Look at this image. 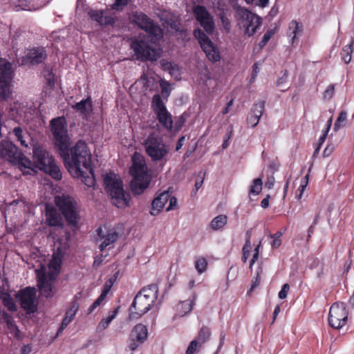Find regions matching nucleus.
Instances as JSON below:
<instances>
[{"mask_svg": "<svg viewBox=\"0 0 354 354\" xmlns=\"http://www.w3.org/2000/svg\"><path fill=\"white\" fill-rule=\"evenodd\" d=\"M59 153L73 177L80 178L88 187L95 185L91 153L85 141L80 140L72 147L68 143Z\"/></svg>", "mask_w": 354, "mask_h": 354, "instance_id": "obj_1", "label": "nucleus"}, {"mask_svg": "<svg viewBox=\"0 0 354 354\" xmlns=\"http://www.w3.org/2000/svg\"><path fill=\"white\" fill-rule=\"evenodd\" d=\"M194 17L205 32L201 28L194 29L193 35L198 40L202 50L207 59L212 62H217L221 59L218 49L210 40L208 35L213 34L215 29V24L211 13L205 6L202 5L194 6L192 8Z\"/></svg>", "mask_w": 354, "mask_h": 354, "instance_id": "obj_2", "label": "nucleus"}, {"mask_svg": "<svg viewBox=\"0 0 354 354\" xmlns=\"http://www.w3.org/2000/svg\"><path fill=\"white\" fill-rule=\"evenodd\" d=\"M158 295V287L151 283L142 288L136 295L129 308V319H138L154 306Z\"/></svg>", "mask_w": 354, "mask_h": 354, "instance_id": "obj_3", "label": "nucleus"}, {"mask_svg": "<svg viewBox=\"0 0 354 354\" xmlns=\"http://www.w3.org/2000/svg\"><path fill=\"white\" fill-rule=\"evenodd\" d=\"M132 162L129 172L133 176V180L130 187L135 195H139L148 187L151 176L148 174V167L142 156L136 153L132 157Z\"/></svg>", "mask_w": 354, "mask_h": 354, "instance_id": "obj_4", "label": "nucleus"}, {"mask_svg": "<svg viewBox=\"0 0 354 354\" xmlns=\"http://www.w3.org/2000/svg\"><path fill=\"white\" fill-rule=\"evenodd\" d=\"M103 180L104 189L113 205L121 209L129 206L130 195L124 192L122 181L119 176L109 172L104 176Z\"/></svg>", "mask_w": 354, "mask_h": 354, "instance_id": "obj_5", "label": "nucleus"}, {"mask_svg": "<svg viewBox=\"0 0 354 354\" xmlns=\"http://www.w3.org/2000/svg\"><path fill=\"white\" fill-rule=\"evenodd\" d=\"M147 155L152 162L165 165L169 153V147L165 142L162 137L155 131L151 132L143 141Z\"/></svg>", "mask_w": 354, "mask_h": 354, "instance_id": "obj_6", "label": "nucleus"}, {"mask_svg": "<svg viewBox=\"0 0 354 354\" xmlns=\"http://www.w3.org/2000/svg\"><path fill=\"white\" fill-rule=\"evenodd\" d=\"M32 159L35 167L48 174L56 180L62 179V174L59 167L55 163L53 156L42 147L39 145L34 146Z\"/></svg>", "mask_w": 354, "mask_h": 354, "instance_id": "obj_7", "label": "nucleus"}, {"mask_svg": "<svg viewBox=\"0 0 354 354\" xmlns=\"http://www.w3.org/2000/svg\"><path fill=\"white\" fill-rule=\"evenodd\" d=\"M55 203L64 216L68 225L77 227L78 225L79 214L77 205L74 198L69 196H57Z\"/></svg>", "mask_w": 354, "mask_h": 354, "instance_id": "obj_8", "label": "nucleus"}, {"mask_svg": "<svg viewBox=\"0 0 354 354\" xmlns=\"http://www.w3.org/2000/svg\"><path fill=\"white\" fill-rule=\"evenodd\" d=\"M50 127L54 138L55 147L59 152L70 143L68 134L67 122L64 116L53 118L50 121Z\"/></svg>", "mask_w": 354, "mask_h": 354, "instance_id": "obj_9", "label": "nucleus"}, {"mask_svg": "<svg viewBox=\"0 0 354 354\" xmlns=\"http://www.w3.org/2000/svg\"><path fill=\"white\" fill-rule=\"evenodd\" d=\"M235 10V16L245 28V34L252 36L261 26V19L245 8L237 6Z\"/></svg>", "mask_w": 354, "mask_h": 354, "instance_id": "obj_10", "label": "nucleus"}, {"mask_svg": "<svg viewBox=\"0 0 354 354\" xmlns=\"http://www.w3.org/2000/svg\"><path fill=\"white\" fill-rule=\"evenodd\" d=\"M151 107L160 125L169 131L173 129L174 121L171 114L168 111L165 102L160 94H156L151 99Z\"/></svg>", "mask_w": 354, "mask_h": 354, "instance_id": "obj_11", "label": "nucleus"}, {"mask_svg": "<svg viewBox=\"0 0 354 354\" xmlns=\"http://www.w3.org/2000/svg\"><path fill=\"white\" fill-rule=\"evenodd\" d=\"M348 315V313L345 303L340 301L333 303L328 313V324L335 329H340L346 325Z\"/></svg>", "mask_w": 354, "mask_h": 354, "instance_id": "obj_12", "label": "nucleus"}, {"mask_svg": "<svg viewBox=\"0 0 354 354\" xmlns=\"http://www.w3.org/2000/svg\"><path fill=\"white\" fill-rule=\"evenodd\" d=\"M12 64L6 59L0 58V97L3 100H7L12 93Z\"/></svg>", "mask_w": 354, "mask_h": 354, "instance_id": "obj_13", "label": "nucleus"}, {"mask_svg": "<svg viewBox=\"0 0 354 354\" xmlns=\"http://www.w3.org/2000/svg\"><path fill=\"white\" fill-rule=\"evenodd\" d=\"M16 299L27 314L33 313L37 310V306L35 304V291L33 288L27 287L20 290L16 295Z\"/></svg>", "mask_w": 354, "mask_h": 354, "instance_id": "obj_14", "label": "nucleus"}, {"mask_svg": "<svg viewBox=\"0 0 354 354\" xmlns=\"http://www.w3.org/2000/svg\"><path fill=\"white\" fill-rule=\"evenodd\" d=\"M136 24L148 34L158 37L162 35V29L153 21L143 12H136L133 15Z\"/></svg>", "mask_w": 354, "mask_h": 354, "instance_id": "obj_15", "label": "nucleus"}, {"mask_svg": "<svg viewBox=\"0 0 354 354\" xmlns=\"http://www.w3.org/2000/svg\"><path fill=\"white\" fill-rule=\"evenodd\" d=\"M136 59L140 61H154L156 59L155 50L145 41L136 39L131 43Z\"/></svg>", "mask_w": 354, "mask_h": 354, "instance_id": "obj_16", "label": "nucleus"}, {"mask_svg": "<svg viewBox=\"0 0 354 354\" xmlns=\"http://www.w3.org/2000/svg\"><path fill=\"white\" fill-rule=\"evenodd\" d=\"M21 151L11 141L3 140L0 142V158L10 163L17 160V157Z\"/></svg>", "mask_w": 354, "mask_h": 354, "instance_id": "obj_17", "label": "nucleus"}, {"mask_svg": "<svg viewBox=\"0 0 354 354\" xmlns=\"http://www.w3.org/2000/svg\"><path fill=\"white\" fill-rule=\"evenodd\" d=\"M46 50L44 47H37L28 50L27 53L23 57V64L35 66L38 65L46 59Z\"/></svg>", "mask_w": 354, "mask_h": 354, "instance_id": "obj_18", "label": "nucleus"}, {"mask_svg": "<svg viewBox=\"0 0 354 354\" xmlns=\"http://www.w3.org/2000/svg\"><path fill=\"white\" fill-rule=\"evenodd\" d=\"M98 236L101 239V243L99 245V249L101 252L109 248H113L114 243L119 238V234L114 230H109L105 235L102 234V230L98 228L97 230Z\"/></svg>", "mask_w": 354, "mask_h": 354, "instance_id": "obj_19", "label": "nucleus"}, {"mask_svg": "<svg viewBox=\"0 0 354 354\" xmlns=\"http://www.w3.org/2000/svg\"><path fill=\"white\" fill-rule=\"evenodd\" d=\"M88 15L92 20L102 26L113 25L115 22L114 15H106V11L104 10H91Z\"/></svg>", "mask_w": 354, "mask_h": 354, "instance_id": "obj_20", "label": "nucleus"}, {"mask_svg": "<svg viewBox=\"0 0 354 354\" xmlns=\"http://www.w3.org/2000/svg\"><path fill=\"white\" fill-rule=\"evenodd\" d=\"M80 308V304L70 302L69 308L66 311L64 317L62 319L61 325L57 330V336L59 335L62 331L68 326V325L73 320Z\"/></svg>", "mask_w": 354, "mask_h": 354, "instance_id": "obj_21", "label": "nucleus"}, {"mask_svg": "<svg viewBox=\"0 0 354 354\" xmlns=\"http://www.w3.org/2000/svg\"><path fill=\"white\" fill-rule=\"evenodd\" d=\"M169 198L170 193L168 192H163L156 196L151 203L150 214L153 216L157 215L162 209Z\"/></svg>", "mask_w": 354, "mask_h": 354, "instance_id": "obj_22", "label": "nucleus"}, {"mask_svg": "<svg viewBox=\"0 0 354 354\" xmlns=\"http://www.w3.org/2000/svg\"><path fill=\"white\" fill-rule=\"evenodd\" d=\"M46 222L50 227H63V221L60 214L55 207L46 208Z\"/></svg>", "mask_w": 354, "mask_h": 354, "instance_id": "obj_23", "label": "nucleus"}, {"mask_svg": "<svg viewBox=\"0 0 354 354\" xmlns=\"http://www.w3.org/2000/svg\"><path fill=\"white\" fill-rule=\"evenodd\" d=\"M72 108L80 112L83 116V118H87L90 115L91 112L93 109V104L91 97H88L86 99L77 102L72 106Z\"/></svg>", "mask_w": 354, "mask_h": 354, "instance_id": "obj_24", "label": "nucleus"}, {"mask_svg": "<svg viewBox=\"0 0 354 354\" xmlns=\"http://www.w3.org/2000/svg\"><path fill=\"white\" fill-rule=\"evenodd\" d=\"M17 160L13 162V165H18L19 169L25 174L24 169H28L33 172H36L33 167H35L34 161L32 162L30 159L27 158L24 153L20 151L17 157ZM26 174H30L29 171H26Z\"/></svg>", "mask_w": 354, "mask_h": 354, "instance_id": "obj_25", "label": "nucleus"}, {"mask_svg": "<svg viewBox=\"0 0 354 354\" xmlns=\"http://www.w3.org/2000/svg\"><path fill=\"white\" fill-rule=\"evenodd\" d=\"M130 336L133 339L135 338L137 342L143 343L148 336L147 328L142 324H138L133 327Z\"/></svg>", "mask_w": 354, "mask_h": 354, "instance_id": "obj_26", "label": "nucleus"}, {"mask_svg": "<svg viewBox=\"0 0 354 354\" xmlns=\"http://www.w3.org/2000/svg\"><path fill=\"white\" fill-rule=\"evenodd\" d=\"M195 299L193 297L192 299H188L183 301L180 302L176 306V314L174 317V319H176L178 317H183L189 312L192 311L193 306L195 304L194 301Z\"/></svg>", "mask_w": 354, "mask_h": 354, "instance_id": "obj_27", "label": "nucleus"}, {"mask_svg": "<svg viewBox=\"0 0 354 354\" xmlns=\"http://www.w3.org/2000/svg\"><path fill=\"white\" fill-rule=\"evenodd\" d=\"M303 32V26L296 20H292L289 24L288 36L291 37V44H293L298 36Z\"/></svg>", "mask_w": 354, "mask_h": 354, "instance_id": "obj_28", "label": "nucleus"}, {"mask_svg": "<svg viewBox=\"0 0 354 354\" xmlns=\"http://www.w3.org/2000/svg\"><path fill=\"white\" fill-rule=\"evenodd\" d=\"M37 286L46 298H51L53 297L52 284L46 281L44 277L39 279Z\"/></svg>", "mask_w": 354, "mask_h": 354, "instance_id": "obj_29", "label": "nucleus"}, {"mask_svg": "<svg viewBox=\"0 0 354 354\" xmlns=\"http://www.w3.org/2000/svg\"><path fill=\"white\" fill-rule=\"evenodd\" d=\"M12 133L17 138V140L20 142V145L25 147H28V143L26 140V138H28V135L27 132H24L21 127H15L12 130Z\"/></svg>", "mask_w": 354, "mask_h": 354, "instance_id": "obj_30", "label": "nucleus"}, {"mask_svg": "<svg viewBox=\"0 0 354 354\" xmlns=\"http://www.w3.org/2000/svg\"><path fill=\"white\" fill-rule=\"evenodd\" d=\"M353 43L354 39L351 38L350 43L344 46L341 52L342 59L346 64L350 63L352 58Z\"/></svg>", "mask_w": 354, "mask_h": 354, "instance_id": "obj_31", "label": "nucleus"}, {"mask_svg": "<svg viewBox=\"0 0 354 354\" xmlns=\"http://www.w3.org/2000/svg\"><path fill=\"white\" fill-rule=\"evenodd\" d=\"M227 223V216L220 214L212 219L210 227L213 230H218L223 228Z\"/></svg>", "mask_w": 354, "mask_h": 354, "instance_id": "obj_32", "label": "nucleus"}, {"mask_svg": "<svg viewBox=\"0 0 354 354\" xmlns=\"http://www.w3.org/2000/svg\"><path fill=\"white\" fill-rule=\"evenodd\" d=\"M160 86L161 88V94L160 95L164 102L166 103L171 91V84L168 81L161 80Z\"/></svg>", "mask_w": 354, "mask_h": 354, "instance_id": "obj_33", "label": "nucleus"}, {"mask_svg": "<svg viewBox=\"0 0 354 354\" xmlns=\"http://www.w3.org/2000/svg\"><path fill=\"white\" fill-rule=\"evenodd\" d=\"M120 306L116 307L112 312L109 313V315L106 318H103L100 324L99 327L102 329L106 328L110 323L116 317L119 312Z\"/></svg>", "mask_w": 354, "mask_h": 354, "instance_id": "obj_34", "label": "nucleus"}, {"mask_svg": "<svg viewBox=\"0 0 354 354\" xmlns=\"http://www.w3.org/2000/svg\"><path fill=\"white\" fill-rule=\"evenodd\" d=\"M347 113L345 111H342L339 113L333 127V130L335 132L338 131L342 127H343L345 125V122L347 120Z\"/></svg>", "mask_w": 354, "mask_h": 354, "instance_id": "obj_35", "label": "nucleus"}, {"mask_svg": "<svg viewBox=\"0 0 354 354\" xmlns=\"http://www.w3.org/2000/svg\"><path fill=\"white\" fill-rule=\"evenodd\" d=\"M262 185L263 182L261 178L254 179L250 188V194L253 195H258L262 190Z\"/></svg>", "mask_w": 354, "mask_h": 354, "instance_id": "obj_36", "label": "nucleus"}, {"mask_svg": "<svg viewBox=\"0 0 354 354\" xmlns=\"http://www.w3.org/2000/svg\"><path fill=\"white\" fill-rule=\"evenodd\" d=\"M207 267V261L205 257H199L195 261V268L199 274L205 272Z\"/></svg>", "mask_w": 354, "mask_h": 354, "instance_id": "obj_37", "label": "nucleus"}, {"mask_svg": "<svg viewBox=\"0 0 354 354\" xmlns=\"http://www.w3.org/2000/svg\"><path fill=\"white\" fill-rule=\"evenodd\" d=\"M265 104L266 102L264 100H261L254 104L252 108L250 113L257 115V116L261 118L265 109Z\"/></svg>", "mask_w": 354, "mask_h": 354, "instance_id": "obj_38", "label": "nucleus"}, {"mask_svg": "<svg viewBox=\"0 0 354 354\" xmlns=\"http://www.w3.org/2000/svg\"><path fill=\"white\" fill-rule=\"evenodd\" d=\"M308 174H306L305 177L301 179L300 185L297 190L296 198L299 200L301 198L304 192L308 185Z\"/></svg>", "mask_w": 354, "mask_h": 354, "instance_id": "obj_39", "label": "nucleus"}, {"mask_svg": "<svg viewBox=\"0 0 354 354\" xmlns=\"http://www.w3.org/2000/svg\"><path fill=\"white\" fill-rule=\"evenodd\" d=\"M210 335V329L206 326H203L201 328L198 333V339L201 342V343H204L209 339Z\"/></svg>", "mask_w": 354, "mask_h": 354, "instance_id": "obj_40", "label": "nucleus"}, {"mask_svg": "<svg viewBox=\"0 0 354 354\" xmlns=\"http://www.w3.org/2000/svg\"><path fill=\"white\" fill-rule=\"evenodd\" d=\"M171 77L176 80H180L181 79V71L178 64L176 63L173 64L169 71L168 72Z\"/></svg>", "mask_w": 354, "mask_h": 354, "instance_id": "obj_41", "label": "nucleus"}, {"mask_svg": "<svg viewBox=\"0 0 354 354\" xmlns=\"http://www.w3.org/2000/svg\"><path fill=\"white\" fill-rule=\"evenodd\" d=\"M1 302L8 311L14 313L17 310L15 302L11 296Z\"/></svg>", "mask_w": 354, "mask_h": 354, "instance_id": "obj_42", "label": "nucleus"}, {"mask_svg": "<svg viewBox=\"0 0 354 354\" xmlns=\"http://www.w3.org/2000/svg\"><path fill=\"white\" fill-rule=\"evenodd\" d=\"M205 177V172L204 171H200L196 179L194 192H196L203 185V181Z\"/></svg>", "mask_w": 354, "mask_h": 354, "instance_id": "obj_43", "label": "nucleus"}, {"mask_svg": "<svg viewBox=\"0 0 354 354\" xmlns=\"http://www.w3.org/2000/svg\"><path fill=\"white\" fill-rule=\"evenodd\" d=\"M282 236V233L281 232H277L275 234H270L269 237L272 239V242L271 243L272 248H277L281 244V236Z\"/></svg>", "mask_w": 354, "mask_h": 354, "instance_id": "obj_44", "label": "nucleus"}, {"mask_svg": "<svg viewBox=\"0 0 354 354\" xmlns=\"http://www.w3.org/2000/svg\"><path fill=\"white\" fill-rule=\"evenodd\" d=\"M274 35L273 30H268L263 36L261 40L259 43V46L260 48H262L264 47L266 44L268 42V41L270 39V38Z\"/></svg>", "mask_w": 354, "mask_h": 354, "instance_id": "obj_45", "label": "nucleus"}, {"mask_svg": "<svg viewBox=\"0 0 354 354\" xmlns=\"http://www.w3.org/2000/svg\"><path fill=\"white\" fill-rule=\"evenodd\" d=\"M61 258L54 255L53 259L50 262L49 267L50 268H53L55 271L59 272L61 268Z\"/></svg>", "mask_w": 354, "mask_h": 354, "instance_id": "obj_46", "label": "nucleus"}, {"mask_svg": "<svg viewBox=\"0 0 354 354\" xmlns=\"http://www.w3.org/2000/svg\"><path fill=\"white\" fill-rule=\"evenodd\" d=\"M185 121H186V119H185L184 115H181L180 116L177 118L176 119L174 126L173 125V128H174V131H179L184 125Z\"/></svg>", "mask_w": 354, "mask_h": 354, "instance_id": "obj_47", "label": "nucleus"}, {"mask_svg": "<svg viewBox=\"0 0 354 354\" xmlns=\"http://www.w3.org/2000/svg\"><path fill=\"white\" fill-rule=\"evenodd\" d=\"M260 118L257 116V115H253L252 113H249L247 121L248 124L250 125L252 127H256L259 122Z\"/></svg>", "mask_w": 354, "mask_h": 354, "instance_id": "obj_48", "label": "nucleus"}, {"mask_svg": "<svg viewBox=\"0 0 354 354\" xmlns=\"http://www.w3.org/2000/svg\"><path fill=\"white\" fill-rule=\"evenodd\" d=\"M160 63V67L164 71H167L169 72L171 67H172L173 66V64L174 62H172L171 61H169L168 59H162L160 60L159 62Z\"/></svg>", "mask_w": 354, "mask_h": 354, "instance_id": "obj_49", "label": "nucleus"}, {"mask_svg": "<svg viewBox=\"0 0 354 354\" xmlns=\"http://www.w3.org/2000/svg\"><path fill=\"white\" fill-rule=\"evenodd\" d=\"M129 0H115V3L111 6L113 10H120L127 6Z\"/></svg>", "mask_w": 354, "mask_h": 354, "instance_id": "obj_50", "label": "nucleus"}, {"mask_svg": "<svg viewBox=\"0 0 354 354\" xmlns=\"http://www.w3.org/2000/svg\"><path fill=\"white\" fill-rule=\"evenodd\" d=\"M335 93V86L330 84L324 93V98L325 100H330L333 97Z\"/></svg>", "mask_w": 354, "mask_h": 354, "instance_id": "obj_51", "label": "nucleus"}, {"mask_svg": "<svg viewBox=\"0 0 354 354\" xmlns=\"http://www.w3.org/2000/svg\"><path fill=\"white\" fill-rule=\"evenodd\" d=\"M198 344V343L197 340H196V339L192 340L189 343V344L186 350L185 354H194V352L196 351Z\"/></svg>", "mask_w": 354, "mask_h": 354, "instance_id": "obj_52", "label": "nucleus"}, {"mask_svg": "<svg viewBox=\"0 0 354 354\" xmlns=\"http://www.w3.org/2000/svg\"><path fill=\"white\" fill-rule=\"evenodd\" d=\"M289 289H290V286L288 283L283 284L281 290L279 292V295H278L279 298L281 299H286Z\"/></svg>", "mask_w": 354, "mask_h": 354, "instance_id": "obj_53", "label": "nucleus"}, {"mask_svg": "<svg viewBox=\"0 0 354 354\" xmlns=\"http://www.w3.org/2000/svg\"><path fill=\"white\" fill-rule=\"evenodd\" d=\"M221 20L224 29L229 32L231 29V23L230 19L226 16H225V15H221Z\"/></svg>", "mask_w": 354, "mask_h": 354, "instance_id": "obj_54", "label": "nucleus"}, {"mask_svg": "<svg viewBox=\"0 0 354 354\" xmlns=\"http://www.w3.org/2000/svg\"><path fill=\"white\" fill-rule=\"evenodd\" d=\"M45 79L47 82V84L53 87L55 85V77L52 71H48L47 74L44 75Z\"/></svg>", "mask_w": 354, "mask_h": 354, "instance_id": "obj_55", "label": "nucleus"}, {"mask_svg": "<svg viewBox=\"0 0 354 354\" xmlns=\"http://www.w3.org/2000/svg\"><path fill=\"white\" fill-rule=\"evenodd\" d=\"M169 206L166 208V211L167 212H169L171 209H174L176 205H177V199L176 197L174 196H171L170 195V198H169Z\"/></svg>", "mask_w": 354, "mask_h": 354, "instance_id": "obj_56", "label": "nucleus"}, {"mask_svg": "<svg viewBox=\"0 0 354 354\" xmlns=\"http://www.w3.org/2000/svg\"><path fill=\"white\" fill-rule=\"evenodd\" d=\"M250 250H251V248H245V246L243 247L241 259L243 263L247 262L248 258L249 257L250 254Z\"/></svg>", "mask_w": 354, "mask_h": 354, "instance_id": "obj_57", "label": "nucleus"}, {"mask_svg": "<svg viewBox=\"0 0 354 354\" xmlns=\"http://www.w3.org/2000/svg\"><path fill=\"white\" fill-rule=\"evenodd\" d=\"M139 344H140L139 342H137L135 338L133 339L130 336L128 347L131 351H135L138 347Z\"/></svg>", "mask_w": 354, "mask_h": 354, "instance_id": "obj_58", "label": "nucleus"}, {"mask_svg": "<svg viewBox=\"0 0 354 354\" xmlns=\"http://www.w3.org/2000/svg\"><path fill=\"white\" fill-rule=\"evenodd\" d=\"M106 291H102L97 299L93 302L97 307L102 303L106 297Z\"/></svg>", "mask_w": 354, "mask_h": 354, "instance_id": "obj_59", "label": "nucleus"}, {"mask_svg": "<svg viewBox=\"0 0 354 354\" xmlns=\"http://www.w3.org/2000/svg\"><path fill=\"white\" fill-rule=\"evenodd\" d=\"M251 234H252V230H248L246 232L245 241V244L243 245V246H245V248H251V241H250Z\"/></svg>", "mask_w": 354, "mask_h": 354, "instance_id": "obj_60", "label": "nucleus"}, {"mask_svg": "<svg viewBox=\"0 0 354 354\" xmlns=\"http://www.w3.org/2000/svg\"><path fill=\"white\" fill-rule=\"evenodd\" d=\"M259 71V66L257 63H254L252 66V73L250 78V82H252L255 80L258 73Z\"/></svg>", "mask_w": 354, "mask_h": 354, "instance_id": "obj_61", "label": "nucleus"}, {"mask_svg": "<svg viewBox=\"0 0 354 354\" xmlns=\"http://www.w3.org/2000/svg\"><path fill=\"white\" fill-rule=\"evenodd\" d=\"M113 284V281H112L111 279H110L109 281H107L104 286V289L102 291H106V295H108V293L110 291V289L112 287Z\"/></svg>", "mask_w": 354, "mask_h": 354, "instance_id": "obj_62", "label": "nucleus"}, {"mask_svg": "<svg viewBox=\"0 0 354 354\" xmlns=\"http://www.w3.org/2000/svg\"><path fill=\"white\" fill-rule=\"evenodd\" d=\"M185 140V136H181L178 139V140L176 143V151H178L182 148L183 145H184Z\"/></svg>", "mask_w": 354, "mask_h": 354, "instance_id": "obj_63", "label": "nucleus"}, {"mask_svg": "<svg viewBox=\"0 0 354 354\" xmlns=\"http://www.w3.org/2000/svg\"><path fill=\"white\" fill-rule=\"evenodd\" d=\"M327 135H328V133L323 131H322V134L321 135V136L319 137V140H318V146H321L324 142V141L326 140V138L327 137Z\"/></svg>", "mask_w": 354, "mask_h": 354, "instance_id": "obj_64", "label": "nucleus"}]
</instances>
